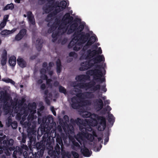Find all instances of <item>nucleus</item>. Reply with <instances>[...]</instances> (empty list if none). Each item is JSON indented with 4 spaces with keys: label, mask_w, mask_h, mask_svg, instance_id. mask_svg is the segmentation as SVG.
Wrapping results in <instances>:
<instances>
[{
    "label": "nucleus",
    "mask_w": 158,
    "mask_h": 158,
    "mask_svg": "<svg viewBox=\"0 0 158 158\" xmlns=\"http://www.w3.org/2000/svg\"><path fill=\"white\" fill-rule=\"evenodd\" d=\"M57 66V73H60L62 67L60 64V61L59 59H57L56 61Z\"/></svg>",
    "instance_id": "nucleus-24"
},
{
    "label": "nucleus",
    "mask_w": 158,
    "mask_h": 158,
    "mask_svg": "<svg viewBox=\"0 0 158 158\" xmlns=\"http://www.w3.org/2000/svg\"><path fill=\"white\" fill-rule=\"evenodd\" d=\"M87 38V37L81 33L73 38L71 41L69 46L73 47V50L78 51L82 47V44L86 41Z\"/></svg>",
    "instance_id": "nucleus-5"
},
{
    "label": "nucleus",
    "mask_w": 158,
    "mask_h": 158,
    "mask_svg": "<svg viewBox=\"0 0 158 158\" xmlns=\"http://www.w3.org/2000/svg\"><path fill=\"white\" fill-rule=\"evenodd\" d=\"M18 149L19 150V151H20L21 152H22L23 150V149H25V150H26V151H28L29 150V149H30L31 151H33V149H31V148H30V149Z\"/></svg>",
    "instance_id": "nucleus-42"
},
{
    "label": "nucleus",
    "mask_w": 158,
    "mask_h": 158,
    "mask_svg": "<svg viewBox=\"0 0 158 158\" xmlns=\"http://www.w3.org/2000/svg\"><path fill=\"white\" fill-rule=\"evenodd\" d=\"M97 47L94 46L93 50L86 51L85 48L86 47H83L82 51L81 52V56L80 58L81 60L85 59V61L81 63L79 70L80 71L86 70L90 68L94 64H95L103 61L104 59L102 56H98V54L102 53L100 48H98L97 51L95 49Z\"/></svg>",
    "instance_id": "nucleus-4"
},
{
    "label": "nucleus",
    "mask_w": 158,
    "mask_h": 158,
    "mask_svg": "<svg viewBox=\"0 0 158 158\" xmlns=\"http://www.w3.org/2000/svg\"><path fill=\"white\" fill-rule=\"evenodd\" d=\"M63 128L65 131L67 130L68 133L69 134V139L72 142L73 144L75 146L78 147L79 144L77 142L75 141V140L73 137L74 133L73 128V126H70L68 127L67 129L65 127H64Z\"/></svg>",
    "instance_id": "nucleus-10"
},
{
    "label": "nucleus",
    "mask_w": 158,
    "mask_h": 158,
    "mask_svg": "<svg viewBox=\"0 0 158 158\" xmlns=\"http://www.w3.org/2000/svg\"><path fill=\"white\" fill-rule=\"evenodd\" d=\"M26 31L25 29L21 30L15 36V40L16 41H19L21 40L25 35Z\"/></svg>",
    "instance_id": "nucleus-12"
},
{
    "label": "nucleus",
    "mask_w": 158,
    "mask_h": 158,
    "mask_svg": "<svg viewBox=\"0 0 158 158\" xmlns=\"http://www.w3.org/2000/svg\"><path fill=\"white\" fill-rule=\"evenodd\" d=\"M40 72L41 74V78L44 80L46 79L47 84L48 85H50V82L51 81V80L50 79H47L46 74L48 73L50 75H51L52 74V71H49L48 69L47 71L46 72L45 69H44L41 70Z\"/></svg>",
    "instance_id": "nucleus-11"
},
{
    "label": "nucleus",
    "mask_w": 158,
    "mask_h": 158,
    "mask_svg": "<svg viewBox=\"0 0 158 158\" xmlns=\"http://www.w3.org/2000/svg\"><path fill=\"white\" fill-rule=\"evenodd\" d=\"M80 114L84 118H87L84 122L79 118L77 119V124L79 125L81 132L79 133L75 136V139L80 144L81 147H84L86 142H93L94 136H95V132L90 126H95L96 125L98 130H104L106 126V120L102 117H98L94 114H91L89 112L81 110Z\"/></svg>",
    "instance_id": "nucleus-1"
},
{
    "label": "nucleus",
    "mask_w": 158,
    "mask_h": 158,
    "mask_svg": "<svg viewBox=\"0 0 158 158\" xmlns=\"http://www.w3.org/2000/svg\"><path fill=\"white\" fill-rule=\"evenodd\" d=\"M48 120L50 123H52L53 122V118L52 116H49L48 117Z\"/></svg>",
    "instance_id": "nucleus-36"
},
{
    "label": "nucleus",
    "mask_w": 158,
    "mask_h": 158,
    "mask_svg": "<svg viewBox=\"0 0 158 158\" xmlns=\"http://www.w3.org/2000/svg\"><path fill=\"white\" fill-rule=\"evenodd\" d=\"M0 99L2 102H3L5 104V106L4 107V109L6 114L10 113L13 110L14 107V103H11V105L9 106L8 103L11 102V100L9 96L5 94L2 93L0 94Z\"/></svg>",
    "instance_id": "nucleus-6"
},
{
    "label": "nucleus",
    "mask_w": 158,
    "mask_h": 158,
    "mask_svg": "<svg viewBox=\"0 0 158 158\" xmlns=\"http://www.w3.org/2000/svg\"><path fill=\"white\" fill-rule=\"evenodd\" d=\"M11 126L14 129H16L17 127V122H13Z\"/></svg>",
    "instance_id": "nucleus-35"
},
{
    "label": "nucleus",
    "mask_w": 158,
    "mask_h": 158,
    "mask_svg": "<svg viewBox=\"0 0 158 158\" xmlns=\"http://www.w3.org/2000/svg\"><path fill=\"white\" fill-rule=\"evenodd\" d=\"M95 152H99L101 149H92Z\"/></svg>",
    "instance_id": "nucleus-46"
},
{
    "label": "nucleus",
    "mask_w": 158,
    "mask_h": 158,
    "mask_svg": "<svg viewBox=\"0 0 158 158\" xmlns=\"http://www.w3.org/2000/svg\"><path fill=\"white\" fill-rule=\"evenodd\" d=\"M61 149V155L62 158H71L72 156L73 158H82L83 156L81 154L80 155L77 152L72 151L70 153L69 152H66L64 149Z\"/></svg>",
    "instance_id": "nucleus-9"
},
{
    "label": "nucleus",
    "mask_w": 158,
    "mask_h": 158,
    "mask_svg": "<svg viewBox=\"0 0 158 158\" xmlns=\"http://www.w3.org/2000/svg\"><path fill=\"white\" fill-rule=\"evenodd\" d=\"M16 63V58L14 56H11L9 60V63L10 65L14 66Z\"/></svg>",
    "instance_id": "nucleus-22"
},
{
    "label": "nucleus",
    "mask_w": 158,
    "mask_h": 158,
    "mask_svg": "<svg viewBox=\"0 0 158 158\" xmlns=\"http://www.w3.org/2000/svg\"><path fill=\"white\" fill-rule=\"evenodd\" d=\"M56 141L60 145L61 148H62V146L63 143L61 138L60 137H57L56 138Z\"/></svg>",
    "instance_id": "nucleus-31"
},
{
    "label": "nucleus",
    "mask_w": 158,
    "mask_h": 158,
    "mask_svg": "<svg viewBox=\"0 0 158 158\" xmlns=\"http://www.w3.org/2000/svg\"><path fill=\"white\" fill-rule=\"evenodd\" d=\"M38 122L39 123H41V121H40V118H39L38 119Z\"/></svg>",
    "instance_id": "nucleus-57"
},
{
    "label": "nucleus",
    "mask_w": 158,
    "mask_h": 158,
    "mask_svg": "<svg viewBox=\"0 0 158 158\" xmlns=\"http://www.w3.org/2000/svg\"><path fill=\"white\" fill-rule=\"evenodd\" d=\"M33 107H32V110H31V114H29L28 117V119L29 120L30 119H33V114L35 113L36 112V105L35 103L33 104Z\"/></svg>",
    "instance_id": "nucleus-20"
},
{
    "label": "nucleus",
    "mask_w": 158,
    "mask_h": 158,
    "mask_svg": "<svg viewBox=\"0 0 158 158\" xmlns=\"http://www.w3.org/2000/svg\"><path fill=\"white\" fill-rule=\"evenodd\" d=\"M89 78L88 76L80 75L76 77L75 79L77 82H82L85 81Z\"/></svg>",
    "instance_id": "nucleus-15"
},
{
    "label": "nucleus",
    "mask_w": 158,
    "mask_h": 158,
    "mask_svg": "<svg viewBox=\"0 0 158 158\" xmlns=\"http://www.w3.org/2000/svg\"><path fill=\"white\" fill-rule=\"evenodd\" d=\"M6 137V135H4L2 137H0V142H1L4 139H5Z\"/></svg>",
    "instance_id": "nucleus-43"
},
{
    "label": "nucleus",
    "mask_w": 158,
    "mask_h": 158,
    "mask_svg": "<svg viewBox=\"0 0 158 158\" xmlns=\"http://www.w3.org/2000/svg\"><path fill=\"white\" fill-rule=\"evenodd\" d=\"M9 15H6L4 16L3 18V21L4 22H6V23L7 21V20L8 19Z\"/></svg>",
    "instance_id": "nucleus-37"
},
{
    "label": "nucleus",
    "mask_w": 158,
    "mask_h": 158,
    "mask_svg": "<svg viewBox=\"0 0 158 158\" xmlns=\"http://www.w3.org/2000/svg\"><path fill=\"white\" fill-rule=\"evenodd\" d=\"M48 149V150H49V151H50L51 150V149H52V150L53 149H48H48Z\"/></svg>",
    "instance_id": "nucleus-63"
},
{
    "label": "nucleus",
    "mask_w": 158,
    "mask_h": 158,
    "mask_svg": "<svg viewBox=\"0 0 158 158\" xmlns=\"http://www.w3.org/2000/svg\"><path fill=\"white\" fill-rule=\"evenodd\" d=\"M42 82V81L41 80H40L38 81V83H41Z\"/></svg>",
    "instance_id": "nucleus-53"
},
{
    "label": "nucleus",
    "mask_w": 158,
    "mask_h": 158,
    "mask_svg": "<svg viewBox=\"0 0 158 158\" xmlns=\"http://www.w3.org/2000/svg\"><path fill=\"white\" fill-rule=\"evenodd\" d=\"M105 103H106V104H109L110 103V101L109 100H106L105 101Z\"/></svg>",
    "instance_id": "nucleus-52"
},
{
    "label": "nucleus",
    "mask_w": 158,
    "mask_h": 158,
    "mask_svg": "<svg viewBox=\"0 0 158 158\" xmlns=\"http://www.w3.org/2000/svg\"><path fill=\"white\" fill-rule=\"evenodd\" d=\"M14 143L13 140L12 139H7L6 140L4 139L3 142V146L9 148L10 146H12Z\"/></svg>",
    "instance_id": "nucleus-16"
},
{
    "label": "nucleus",
    "mask_w": 158,
    "mask_h": 158,
    "mask_svg": "<svg viewBox=\"0 0 158 158\" xmlns=\"http://www.w3.org/2000/svg\"><path fill=\"white\" fill-rule=\"evenodd\" d=\"M15 112L16 113H17L18 112V111H17V110L16 109V107H15Z\"/></svg>",
    "instance_id": "nucleus-59"
},
{
    "label": "nucleus",
    "mask_w": 158,
    "mask_h": 158,
    "mask_svg": "<svg viewBox=\"0 0 158 158\" xmlns=\"http://www.w3.org/2000/svg\"><path fill=\"white\" fill-rule=\"evenodd\" d=\"M6 22L3 21L0 24V29H1L3 28L6 24Z\"/></svg>",
    "instance_id": "nucleus-33"
},
{
    "label": "nucleus",
    "mask_w": 158,
    "mask_h": 158,
    "mask_svg": "<svg viewBox=\"0 0 158 158\" xmlns=\"http://www.w3.org/2000/svg\"><path fill=\"white\" fill-rule=\"evenodd\" d=\"M56 152V153L57 154L58 156H59L60 153V149L61 151V149H54Z\"/></svg>",
    "instance_id": "nucleus-40"
},
{
    "label": "nucleus",
    "mask_w": 158,
    "mask_h": 158,
    "mask_svg": "<svg viewBox=\"0 0 158 158\" xmlns=\"http://www.w3.org/2000/svg\"><path fill=\"white\" fill-rule=\"evenodd\" d=\"M97 106L98 108V110H99L102 108L103 106V103L102 100L101 99H99L96 102Z\"/></svg>",
    "instance_id": "nucleus-25"
},
{
    "label": "nucleus",
    "mask_w": 158,
    "mask_h": 158,
    "mask_svg": "<svg viewBox=\"0 0 158 158\" xmlns=\"http://www.w3.org/2000/svg\"><path fill=\"white\" fill-rule=\"evenodd\" d=\"M75 55V53L74 52H72L69 53V56H73Z\"/></svg>",
    "instance_id": "nucleus-44"
},
{
    "label": "nucleus",
    "mask_w": 158,
    "mask_h": 158,
    "mask_svg": "<svg viewBox=\"0 0 158 158\" xmlns=\"http://www.w3.org/2000/svg\"><path fill=\"white\" fill-rule=\"evenodd\" d=\"M48 91H46L45 92L44 97L45 99V101L46 103L48 105L50 104L49 100L48 98H50L51 97V94L49 93L48 95Z\"/></svg>",
    "instance_id": "nucleus-23"
},
{
    "label": "nucleus",
    "mask_w": 158,
    "mask_h": 158,
    "mask_svg": "<svg viewBox=\"0 0 158 158\" xmlns=\"http://www.w3.org/2000/svg\"><path fill=\"white\" fill-rule=\"evenodd\" d=\"M15 2L19 3L20 2V0H15Z\"/></svg>",
    "instance_id": "nucleus-51"
},
{
    "label": "nucleus",
    "mask_w": 158,
    "mask_h": 158,
    "mask_svg": "<svg viewBox=\"0 0 158 158\" xmlns=\"http://www.w3.org/2000/svg\"><path fill=\"white\" fill-rule=\"evenodd\" d=\"M3 134L2 131H0V135H2Z\"/></svg>",
    "instance_id": "nucleus-58"
},
{
    "label": "nucleus",
    "mask_w": 158,
    "mask_h": 158,
    "mask_svg": "<svg viewBox=\"0 0 158 158\" xmlns=\"http://www.w3.org/2000/svg\"><path fill=\"white\" fill-rule=\"evenodd\" d=\"M72 85L75 89L74 92L76 95L71 99L70 103L72 108L75 109L89 105L90 102L87 99L92 98L93 95L92 93L100 89L99 85H95L93 82L78 85L75 82Z\"/></svg>",
    "instance_id": "nucleus-2"
},
{
    "label": "nucleus",
    "mask_w": 158,
    "mask_h": 158,
    "mask_svg": "<svg viewBox=\"0 0 158 158\" xmlns=\"http://www.w3.org/2000/svg\"><path fill=\"white\" fill-rule=\"evenodd\" d=\"M96 40V38L95 36H92L90 37L87 42L88 45H91L94 43Z\"/></svg>",
    "instance_id": "nucleus-26"
},
{
    "label": "nucleus",
    "mask_w": 158,
    "mask_h": 158,
    "mask_svg": "<svg viewBox=\"0 0 158 158\" xmlns=\"http://www.w3.org/2000/svg\"><path fill=\"white\" fill-rule=\"evenodd\" d=\"M45 86L44 84H42V85L41 87V88L43 89H44L45 88Z\"/></svg>",
    "instance_id": "nucleus-49"
},
{
    "label": "nucleus",
    "mask_w": 158,
    "mask_h": 158,
    "mask_svg": "<svg viewBox=\"0 0 158 158\" xmlns=\"http://www.w3.org/2000/svg\"><path fill=\"white\" fill-rule=\"evenodd\" d=\"M53 65V64L52 63H49V66H52V65Z\"/></svg>",
    "instance_id": "nucleus-54"
},
{
    "label": "nucleus",
    "mask_w": 158,
    "mask_h": 158,
    "mask_svg": "<svg viewBox=\"0 0 158 158\" xmlns=\"http://www.w3.org/2000/svg\"><path fill=\"white\" fill-rule=\"evenodd\" d=\"M98 140L99 141H100L102 140V138H98Z\"/></svg>",
    "instance_id": "nucleus-60"
},
{
    "label": "nucleus",
    "mask_w": 158,
    "mask_h": 158,
    "mask_svg": "<svg viewBox=\"0 0 158 158\" xmlns=\"http://www.w3.org/2000/svg\"><path fill=\"white\" fill-rule=\"evenodd\" d=\"M108 120L109 121H112L114 119V117L112 114H109L108 115Z\"/></svg>",
    "instance_id": "nucleus-34"
},
{
    "label": "nucleus",
    "mask_w": 158,
    "mask_h": 158,
    "mask_svg": "<svg viewBox=\"0 0 158 158\" xmlns=\"http://www.w3.org/2000/svg\"><path fill=\"white\" fill-rule=\"evenodd\" d=\"M111 109L110 107L108 106H107L106 107V111H108L111 110Z\"/></svg>",
    "instance_id": "nucleus-47"
},
{
    "label": "nucleus",
    "mask_w": 158,
    "mask_h": 158,
    "mask_svg": "<svg viewBox=\"0 0 158 158\" xmlns=\"http://www.w3.org/2000/svg\"><path fill=\"white\" fill-rule=\"evenodd\" d=\"M81 155L85 157H89L92 154V152L89 149H80Z\"/></svg>",
    "instance_id": "nucleus-13"
},
{
    "label": "nucleus",
    "mask_w": 158,
    "mask_h": 158,
    "mask_svg": "<svg viewBox=\"0 0 158 158\" xmlns=\"http://www.w3.org/2000/svg\"><path fill=\"white\" fill-rule=\"evenodd\" d=\"M17 61L18 64L21 67L23 68L26 66V63L22 58H18L17 60Z\"/></svg>",
    "instance_id": "nucleus-19"
},
{
    "label": "nucleus",
    "mask_w": 158,
    "mask_h": 158,
    "mask_svg": "<svg viewBox=\"0 0 158 158\" xmlns=\"http://www.w3.org/2000/svg\"><path fill=\"white\" fill-rule=\"evenodd\" d=\"M14 8L13 4L12 3H10L7 5L4 8V10H7L8 9L12 10Z\"/></svg>",
    "instance_id": "nucleus-30"
},
{
    "label": "nucleus",
    "mask_w": 158,
    "mask_h": 158,
    "mask_svg": "<svg viewBox=\"0 0 158 158\" xmlns=\"http://www.w3.org/2000/svg\"><path fill=\"white\" fill-rule=\"evenodd\" d=\"M67 3L65 1H62L60 3L56 4L55 6H49L45 8L44 10L46 13H48L50 12L53 13L54 14L63 10L66 6Z\"/></svg>",
    "instance_id": "nucleus-7"
},
{
    "label": "nucleus",
    "mask_w": 158,
    "mask_h": 158,
    "mask_svg": "<svg viewBox=\"0 0 158 158\" xmlns=\"http://www.w3.org/2000/svg\"><path fill=\"white\" fill-rule=\"evenodd\" d=\"M38 150H39L40 149V152H42L43 153H44V151L46 149H36Z\"/></svg>",
    "instance_id": "nucleus-48"
},
{
    "label": "nucleus",
    "mask_w": 158,
    "mask_h": 158,
    "mask_svg": "<svg viewBox=\"0 0 158 158\" xmlns=\"http://www.w3.org/2000/svg\"><path fill=\"white\" fill-rule=\"evenodd\" d=\"M47 117L46 116L44 117L43 118L42 123H45L46 122V121H47Z\"/></svg>",
    "instance_id": "nucleus-41"
},
{
    "label": "nucleus",
    "mask_w": 158,
    "mask_h": 158,
    "mask_svg": "<svg viewBox=\"0 0 158 158\" xmlns=\"http://www.w3.org/2000/svg\"><path fill=\"white\" fill-rule=\"evenodd\" d=\"M72 20L69 14L67 13L64 16L60 24V20L57 19L51 26L48 32L49 33L53 32L52 37L53 42L57 39L59 35L63 34L67 31L68 33L70 34L75 30L76 32L79 33L83 30L84 26L82 25H80L77 29H76L77 26L76 23L68 24Z\"/></svg>",
    "instance_id": "nucleus-3"
},
{
    "label": "nucleus",
    "mask_w": 158,
    "mask_h": 158,
    "mask_svg": "<svg viewBox=\"0 0 158 158\" xmlns=\"http://www.w3.org/2000/svg\"><path fill=\"white\" fill-rule=\"evenodd\" d=\"M17 30V28H14L11 30H4L1 31V33L3 35H7L14 33Z\"/></svg>",
    "instance_id": "nucleus-18"
},
{
    "label": "nucleus",
    "mask_w": 158,
    "mask_h": 158,
    "mask_svg": "<svg viewBox=\"0 0 158 158\" xmlns=\"http://www.w3.org/2000/svg\"><path fill=\"white\" fill-rule=\"evenodd\" d=\"M3 126V125L2 124V123H1V122L0 121V127H2Z\"/></svg>",
    "instance_id": "nucleus-55"
},
{
    "label": "nucleus",
    "mask_w": 158,
    "mask_h": 158,
    "mask_svg": "<svg viewBox=\"0 0 158 158\" xmlns=\"http://www.w3.org/2000/svg\"><path fill=\"white\" fill-rule=\"evenodd\" d=\"M28 113V109L26 108V109H24L22 108L20 111V114L21 115L24 114V116H27Z\"/></svg>",
    "instance_id": "nucleus-27"
},
{
    "label": "nucleus",
    "mask_w": 158,
    "mask_h": 158,
    "mask_svg": "<svg viewBox=\"0 0 158 158\" xmlns=\"http://www.w3.org/2000/svg\"><path fill=\"white\" fill-rule=\"evenodd\" d=\"M64 118L66 122L69 120V117L67 115H65L64 117Z\"/></svg>",
    "instance_id": "nucleus-45"
},
{
    "label": "nucleus",
    "mask_w": 158,
    "mask_h": 158,
    "mask_svg": "<svg viewBox=\"0 0 158 158\" xmlns=\"http://www.w3.org/2000/svg\"><path fill=\"white\" fill-rule=\"evenodd\" d=\"M47 65V64L46 63H44L43 64V66L44 68H45Z\"/></svg>",
    "instance_id": "nucleus-50"
},
{
    "label": "nucleus",
    "mask_w": 158,
    "mask_h": 158,
    "mask_svg": "<svg viewBox=\"0 0 158 158\" xmlns=\"http://www.w3.org/2000/svg\"><path fill=\"white\" fill-rule=\"evenodd\" d=\"M59 90L60 92L63 93L64 94H66V90L65 88L62 87V86H60L59 87Z\"/></svg>",
    "instance_id": "nucleus-32"
},
{
    "label": "nucleus",
    "mask_w": 158,
    "mask_h": 158,
    "mask_svg": "<svg viewBox=\"0 0 158 158\" xmlns=\"http://www.w3.org/2000/svg\"><path fill=\"white\" fill-rule=\"evenodd\" d=\"M55 85H57L58 84V83L57 82H56L54 83Z\"/></svg>",
    "instance_id": "nucleus-56"
},
{
    "label": "nucleus",
    "mask_w": 158,
    "mask_h": 158,
    "mask_svg": "<svg viewBox=\"0 0 158 158\" xmlns=\"http://www.w3.org/2000/svg\"><path fill=\"white\" fill-rule=\"evenodd\" d=\"M70 93L71 94H75L74 93V92H71Z\"/></svg>",
    "instance_id": "nucleus-64"
},
{
    "label": "nucleus",
    "mask_w": 158,
    "mask_h": 158,
    "mask_svg": "<svg viewBox=\"0 0 158 158\" xmlns=\"http://www.w3.org/2000/svg\"><path fill=\"white\" fill-rule=\"evenodd\" d=\"M23 156L24 158H27L28 156V153L27 151H24L23 153Z\"/></svg>",
    "instance_id": "nucleus-39"
},
{
    "label": "nucleus",
    "mask_w": 158,
    "mask_h": 158,
    "mask_svg": "<svg viewBox=\"0 0 158 158\" xmlns=\"http://www.w3.org/2000/svg\"><path fill=\"white\" fill-rule=\"evenodd\" d=\"M105 70L103 67L101 66H98L96 69L94 70H91L87 72V74L90 75H93L94 78L96 80H98L99 81L103 82L104 79L102 77L103 73L104 72Z\"/></svg>",
    "instance_id": "nucleus-8"
},
{
    "label": "nucleus",
    "mask_w": 158,
    "mask_h": 158,
    "mask_svg": "<svg viewBox=\"0 0 158 158\" xmlns=\"http://www.w3.org/2000/svg\"><path fill=\"white\" fill-rule=\"evenodd\" d=\"M23 16L24 17H26L27 16L29 22L32 24H35V20L33 15L31 12H28L27 13V15H26L24 14L23 15Z\"/></svg>",
    "instance_id": "nucleus-14"
},
{
    "label": "nucleus",
    "mask_w": 158,
    "mask_h": 158,
    "mask_svg": "<svg viewBox=\"0 0 158 158\" xmlns=\"http://www.w3.org/2000/svg\"><path fill=\"white\" fill-rule=\"evenodd\" d=\"M50 109L51 111H52L53 114L55 116L56 115V113L55 111L54 107H50Z\"/></svg>",
    "instance_id": "nucleus-38"
},
{
    "label": "nucleus",
    "mask_w": 158,
    "mask_h": 158,
    "mask_svg": "<svg viewBox=\"0 0 158 158\" xmlns=\"http://www.w3.org/2000/svg\"><path fill=\"white\" fill-rule=\"evenodd\" d=\"M3 149V150H6L7 151V152L8 154L7 155H9V150L10 151H14L13 154V158H17V152L15 150V149H16V150H17V149Z\"/></svg>",
    "instance_id": "nucleus-21"
},
{
    "label": "nucleus",
    "mask_w": 158,
    "mask_h": 158,
    "mask_svg": "<svg viewBox=\"0 0 158 158\" xmlns=\"http://www.w3.org/2000/svg\"><path fill=\"white\" fill-rule=\"evenodd\" d=\"M2 81L7 83H10L13 85L15 84V82L14 81H13L12 80L8 78H3L2 79Z\"/></svg>",
    "instance_id": "nucleus-29"
},
{
    "label": "nucleus",
    "mask_w": 158,
    "mask_h": 158,
    "mask_svg": "<svg viewBox=\"0 0 158 158\" xmlns=\"http://www.w3.org/2000/svg\"><path fill=\"white\" fill-rule=\"evenodd\" d=\"M102 98L103 100H105L106 98L105 97H102Z\"/></svg>",
    "instance_id": "nucleus-61"
},
{
    "label": "nucleus",
    "mask_w": 158,
    "mask_h": 158,
    "mask_svg": "<svg viewBox=\"0 0 158 158\" xmlns=\"http://www.w3.org/2000/svg\"><path fill=\"white\" fill-rule=\"evenodd\" d=\"M41 43L40 40L39 39L37 40L36 42V48L39 51L41 49L42 47Z\"/></svg>",
    "instance_id": "nucleus-28"
},
{
    "label": "nucleus",
    "mask_w": 158,
    "mask_h": 158,
    "mask_svg": "<svg viewBox=\"0 0 158 158\" xmlns=\"http://www.w3.org/2000/svg\"><path fill=\"white\" fill-rule=\"evenodd\" d=\"M106 88H104L103 90V91L104 92H105L106 91Z\"/></svg>",
    "instance_id": "nucleus-62"
},
{
    "label": "nucleus",
    "mask_w": 158,
    "mask_h": 158,
    "mask_svg": "<svg viewBox=\"0 0 158 158\" xmlns=\"http://www.w3.org/2000/svg\"><path fill=\"white\" fill-rule=\"evenodd\" d=\"M7 59V52L4 50L2 56V59L1 60V64L2 66L5 65Z\"/></svg>",
    "instance_id": "nucleus-17"
}]
</instances>
